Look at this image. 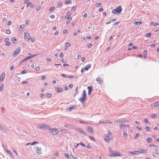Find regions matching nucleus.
I'll use <instances>...</instances> for the list:
<instances>
[{
    "label": "nucleus",
    "mask_w": 159,
    "mask_h": 159,
    "mask_svg": "<svg viewBox=\"0 0 159 159\" xmlns=\"http://www.w3.org/2000/svg\"><path fill=\"white\" fill-rule=\"evenodd\" d=\"M87 100V95L86 91L84 90L83 92L82 97L79 98V101L83 102Z\"/></svg>",
    "instance_id": "nucleus-1"
},
{
    "label": "nucleus",
    "mask_w": 159,
    "mask_h": 159,
    "mask_svg": "<svg viewBox=\"0 0 159 159\" xmlns=\"http://www.w3.org/2000/svg\"><path fill=\"white\" fill-rule=\"evenodd\" d=\"M122 11L121 7L120 6L117 7L115 9L113 10L112 12L113 14L118 15Z\"/></svg>",
    "instance_id": "nucleus-2"
},
{
    "label": "nucleus",
    "mask_w": 159,
    "mask_h": 159,
    "mask_svg": "<svg viewBox=\"0 0 159 159\" xmlns=\"http://www.w3.org/2000/svg\"><path fill=\"white\" fill-rule=\"evenodd\" d=\"M49 131L53 135H56L59 132V130L57 129L53 128L52 129L50 127V129H49Z\"/></svg>",
    "instance_id": "nucleus-3"
},
{
    "label": "nucleus",
    "mask_w": 159,
    "mask_h": 159,
    "mask_svg": "<svg viewBox=\"0 0 159 159\" xmlns=\"http://www.w3.org/2000/svg\"><path fill=\"white\" fill-rule=\"evenodd\" d=\"M39 129H50V126L44 124H42L41 126H39L38 127Z\"/></svg>",
    "instance_id": "nucleus-4"
},
{
    "label": "nucleus",
    "mask_w": 159,
    "mask_h": 159,
    "mask_svg": "<svg viewBox=\"0 0 159 159\" xmlns=\"http://www.w3.org/2000/svg\"><path fill=\"white\" fill-rule=\"evenodd\" d=\"M21 48L20 47L17 48L15 51L13 53V55L15 57L19 53L20 51Z\"/></svg>",
    "instance_id": "nucleus-5"
},
{
    "label": "nucleus",
    "mask_w": 159,
    "mask_h": 159,
    "mask_svg": "<svg viewBox=\"0 0 159 159\" xmlns=\"http://www.w3.org/2000/svg\"><path fill=\"white\" fill-rule=\"evenodd\" d=\"M76 130L77 131L80 132L81 134L85 136H87V134L85 132V131H83L80 128H78L76 129Z\"/></svg>",
    "instance_id": "nucleus-6"
},
{
    "label": "nucleus",
    "mask_w": 159,
    "mask_h": 159,
    "mask_svg": "<svg viewBox=\"0 0 159 159\" xmlns=\"http://www.w3.org/2000/svg\"><path fill=\"white\" fill-rule=\"evenodd\" d=\"M108 156L110 157H111L113 156L116 157V156H120V154L119 152H118L117 151H115V153H114L113 154H110L108 155Z\"/></svg>",
    "instance_id": "nucleus-7"
},
{
    "label": "nucleus",
    "mask_w": 159,
    "mask_h": 159,
    "mask_svg": "<svg viewBox=\"0 0 159 159\" xmlns=\"http://www.w3.org/2000/svg\"><path fill=\"white\" fill-rule=\"evenodd\" d=\"M96 81L98 83V84L102 85L103 83V80L101 77H98L96 79Z\"/></svg>",
    "instance_id": "nucleus-8"
},
{
    "label": "nucleus",
    "mask_w": 159,
    "mask_h": 159,
    "mask_svg": "<svg viewBox=\"0 0 159 159\" xmlns=\"http://www.w3.org/2000/svg\"><path fill=\"white\" fill-rule=\"evenodd\" d=\"M77 108V107L75 105H74L71 107H69L66 108V110L67 111L69 110V111H71L73 109H76Z\"/></svg>",
    "instance_id": "nucleus-9"
},
{
    "label": "nucleus",
    "mask_w": 159,
    "mask_h": 159,
    "mask_svg": "<svg viewBox=\"0 0 159 159\" xmlns=\"http://www.w3.org/2000/svg\"><path fill=\"white\" fill-rule=\"evenodd\" d=\"M88 89L89 90L88 95H90L92 93V90L93 89V87L92 86H89L88 87Z\"/></svg>",
    "instance_id": "nucleus-10"
},
{
    "label": "nucleus",
    "mask_w": 159,
    "mask_h": 159,
    "mask_svg": "<svg viewBox=\"0 0 159 159\" xmlns=\"http://www.w3.org/2000/svg\"><path fill=\"white\" fill-rule=\"evenodd\" d=\"M56 91L58 93H61L63 91V90L60 87H56L55 88Z\"/></svg>",
    "instance_id": "nucleus-11"
},
{
    "label": "nucleus",
    "mask_w": 159,
    "mask_h": 159,
    "mask_svg": "<svg viewBox=\"0 0 159 159\" xmlns=\"http://www.w3.org/2000/svg\"><path fill=\"white\" fill-rule=\"evenodd\" d=\"M138 152L139 154L140 153H145L147 152V151L145 150L142 149H138Z\"/></svg>",
    "instance_id": "nucleus-12"
},
{
    "label": "nucleus",
    "mask_w": 159,
    "mask_h": 159,
    "mask_svg": "<svg viewBox=\"0 0 159 159\" xmlns=\"http://www.w3.org/2000/svg\"><path fill=\"white\" fill-rule=\"evenodd\" d=\"M128 153L131 154L133 155H139V153H138V151H129L128 152Z\"/></svg>",
    "instance_id": "nucleus-13"
},
{
    "label": "nucleus",
    "mask_w": 159,
    "mask_h": 159,
    "mask_svg": "<svg viewBox=\"0 0 159 159\" xmlns=\"http://www.w3.org/2000/svg\"><path fill=\"white\" fill-rule=\"evenodd\" d=\"M116 122L118 123L125 122L126 121L125 119L124 118H121L116 120Z\"/></svg>",
    "instance_id": "nucleus-14"
},
{
    "label": "nucleus",
    "mask_w": 159,
    "mask_h": 159,
    "mask_svg": "<svg viewBox=\"0 0 159 159\" xmlns=\"http://www.w3.org/2000/svg\"><path fill=\"white\" fill-rule=\"evenodd\" d=\"M88 131L93 134V133L94 132V130L91 126L89 127L88 128Z\"/></svg>",
    "instance_id": "nucleus-15"
},
{
    "label": "nucleus",
    "mask_w": 159,
    "mask_h": 159,
    "mask_svg": "<svg viewBox=\"0 0 159 159\" xmlns=\"http://www.w3.org/2000/svg\"><path fill=\"white\" fill-rule=\"evenodd\" d=\"M5 77V74L4 73H3L2 75H0V81H2L4 80Z\"/></svg>",
    "instance_id": "nucleus-16"
},
{
    "label": "nucleus",
    "mask_w": 159,
    "mask_h": 159,
    "mask_svg": "<svg viewBox=\"0 0 159 159\" xmlns=\"http://www.w3.org/2000/svg\"><path fill=\"white\" fill-rule=\"evenodd\" d=\"M91 67V65L90 64H88L84 68V69H85L86 70H88Z\"/></svg>",
    "instance_id": "nucleus-17"
},
{
    "label": "nucleus",
    "mask_w": 159,
    "mask_h": 159,
    "mask_svg": "<svg viewBox=\"0 0 159 159\" xmlns=\"http://www.w3.org/2000/svg\"><path fill=\"white\" fill-rule=\"evenodd\" d=\"M11 41L12 42L14 43H16V41H17V40L16 39L15 37H13L11 39Z\"/></svg>",
    "instance_id": "nucleus-18"
},
{
    "label": "nucleus",
    "mask_w": 159,
    "mask_h": 159,
    "mask_svg": "<svg viewBox=\"0 0 159 159\" xmlns=\"http://www.w3.org/2000/svg\"><path fill=\"white\" fill-rule=\"evenodd\" d=\"M105 140L106 142H107V143L109 142V141L110 140V137L109 136L107 135L105 138Z\"/></svg>",
    "instance_id": "nucleus-19"
},
{
    "label": "nucleus",
    "mask_w": 159,
    "mask_h": 159,
    "mask_svg": "<svg viewBox=\"0 0 159 159\" xmlns=\"http://www.w3.org/2000/svg\"><path fill=\"white\" fill-rule=\"evenodd\" d=\"M24 34V39H28L30 36V35L28 33H25Z\"/></svg>",
    "instance_id": "nucleus-20"
},
{
    "label": "nucleus",
    "mask_w": 159,
    "mask_h": 159,
    "mask_svg": "<svg viewBox=\"0 0 159 159\" xmlns=\"http://www.w3.org/2000/svg\"><path fill=\"white\" fill-rule=\"evenodd\" d=\"M154 107H158L159 106V102H157L154 103ZM153 104H152L151 105V106H153Z\"/></svg>",
    "instance_id": "nucleus-21"
},
{
    "label": "nucleus",
    "mask_w": 159,
    "mask_h": 159,
    "mask_svg": "<svg viewBox=\"0 0 159 159\" xmlns=\"http://www.w3.org/2000/svg\"><path fill=\"white\" fill-rule=\"evenodd\" d=\"M4 85V83H2L0 85V91L2 92V91Z\"/></svg>",
    "instance_id": "nucleus-22"
},
{
    "label": "nucleus",
    "mask_w": 159,
    "mask_h": 159,
    "mask_svg": "<svg viewBox=\"0 0 159 159\" xmlns=\"http://www.w3.org/2000/svg\"><path fill=\"white\" fill-rule=\"evenodd\" d=\"M157 115L155 114H152L151 116V117L153 119L157 118Z\"/></svg>",
    "instance_id": "nucleus-23"
},
{
    "label": "nucleus",
    "mask_w": 159,
    "mask_h": 159,
    "mask_svg": "<svg viewBox=\"0 0 159 159\" xmlns=\"http://www.w3.org/2000/svg\"><path fill=\"white\" fill-rule=\"evenodd\" d=\"M24 27V25H20L19 26V30L22 31L23 30V29Z\"/></svg>",
    "instance_id": "nucleus-24"
},
{
    "label": "nucleus",
    "mask_w": 159,
    "mask_h": 159,
    "mask_svg": "<svg viewBox=\"0 0 159 159\" xmlns=\"http://www.w3.org/2000/svg\"><path fill=\"white\" fill-rule=\"evenodd\" d=\"M60 130L63 133H67L68 132V130L66 129H62Z\"/></svg>",
    "instance_id": "nucleus-25"
},
{
    "label": "nucleus",
    "mask_w": 159,
    "mask_h": 159,
    "mask_svg": "<svg viewBox=\"0 0 159 159\" xmlns=\"http://www.w3.org/2000/svg\"><path fill=\"white\" fill-rule=\"evenodd\" d=\"M71 3V1L70 0H67L65 2V4L66 5H68Z\"/></svg>",
    "instance_id": "nucleus-26"
},
{
    "label": "nucleus",
    "mask_w": 159,
    "mask_h": 159,
    "mask_svg": "<svg viewBox=\"0 0 159 159\" xmlns=\"http://www.w3.org/2000/svg\"><path fill=\"white\" fill-rule=\"evenodd\" d=\"M6 152H7V153L8 154H9L10 155V156L11 157H13V154L12 152L10 151L7 150H6Z\"/></svg>",
    "instance_id": "nucleus-27"
},
{
    "label": "nucleus",
    "mask_w": 159,
    "mask_h": 159,
    "mask_svg": "<svg viewBox=\"0 0 159 159\" xmlns=\"http://www.w3.org/2000/svg\"><path fill=\"white\" fill-rule=\"evenodd\" d=\"M30 59H31V58H30V56H27L23 60V61H26L28 60H29Z\"/></svg>",
    "instance_id": "nucleus-28"
},
{
    "label": "nucleus",
    "mask_w": 159,
    "mask_h": 159,
    "mask_svg": "<svg viewBox=\"0 0 159 159\" xmlns=\"http://www.w3.org/2000/svg\"><path fill=\"white\" fill-rule=\"evenodd\" d=\"M141 24V22L140 21H136L134 23L135 26L139 25Z\"/></svg>",
    "instance_id": "nucleus-29"
},
{
    "label": "nucleus",
    "mask_w": 159,
    "mask_h": 159,
    "mask_svg": "<svg viewBox=\"0 0 159 159\" xmlns=\"http://www.w3.org/2000/svg\"><path fill=\"white\" fill-rule=\"evenodd\" d=\"M65 18L67 19H68L69 20H72V18L71 16H65Z\"/></svg>",
    "instance_id": "nucleus-30"
},
{
    "label": "nucleus",
    "mask_w": 159,
    "mask_h": 159,
    "mask_svg": "<svg viewBox=\"0 0 159 159\" xmlns=\"http://www.w3.org/2000/svg\"><path fill=\"white\" fill-rule=\"evenodd\" d=\"M120 128L122 129L123 127H125V125L124 124H120L119 125Z\"/></svg>",
    "instance_id": "nucleus-31"
},
{
    "label": "nucleus",
    "mask_w": 159,
    "mask_h": 159,
    "mask_svg": "<svg viewBox=\"0 0 159 159\" xmlns=\"http://www.w3.org/2000/svg\"><path fill=\"white\" fill-rule=\"evenodd\" d=\"M152 139L151 138H149L147 139V141L148 143H150L152 142Z\"/></svg>",
    "instance_id": "nucleus-32"
},
{
    "label": "nucleus",
    "mask_w": 159,
    "mask_h": 159,
    "mask_svg": "<svg viewBox=\"0 0 159 159\" xmlns=\"http://www.w3.org/2000/svg\"><path fill=\"white\" fill-rule=\"evenodd\" d=\"M140 136V135L139 134L137 133L136 134L135 136H134V139H136L138 137Z\"/></svg>",
    "instance_id": "nucleus-33"
},
{
    "label": "nucleus",
    "mask_w": 159,
    "mask_h": 159,
    "mask_svg": "<svg viewBox=\"0 0 159 159\" xmlns=\"http://www.w3.org/2000/svg\"><path fill=\"white\" fill-rule=\"evenodd\" d=\"M109 152L111 153V154H113L114 153V152L112 151L111 147H109Z\"/></svg>",
    "instance_id": "nucleus-34"
},
{
    "label": "nucleus",
    "mask_w": 159,
    "mask_h": 159,
    "mask_svg": "<svg viewBox=\"0 0 159 159\" xmlns=\"http://www.w3.org/2000/svg\"><path fill=\"white\" fill-rule=\"evenodd\" d=\"M144 121L145 123V124H147V123H148L149 124H150V123L148 121V120L147 119H145L144 120Z\"/></svg>",
    "instance_id": "nucleus-35"
},
{
    "label": "nucleus",
    "mask_w": 159,
    "mask_h": 159,
    "mask_svg": "<svg viewBox=\"0 0 159 159\" xmlns=\"http://www.w3.org/2000/svg\"><path fill=\"white\" fill-rule=\"evenodd\" d=\"M145 129L148 131H150L151 130L150 128L148 126L146 127Z\"/></svg>",
    "instance_id": "nucleus-36"
},
{
    "label": "nucleus",
    "mask_w": 159,
    "mask_h": 159,
    "mask_svg": "<svg viewBox=\"0 0 159 159\" xmlns=\"http://www.w3.org/2000/svg\"><path fill=\"white\" fill-rule=\"evenodd\" d=\"M39 142H36V141H34L33 142L31 143V145H35V144H39Z\"/></svg>",
    "instance_id": "nucleus-37"
},
{
    "label": "nucleus",
    "mask_w": 159,
    "mask_h": 159,
    "mask_svg": "<svg viewBox=\"0 0 159 159\" xmlns=\"http://www.w3.org/2000/svg\"><path fill=\"white\" fill-rule=\"evenodd\" d=\"M65 45L66 47H70V44L69 42H66L65 43Z\"/></svg>",
    "instance_id": "nucleus-38"
},
{
    "label": "nucleus",
    "mask_w": 159,
    "mask_h": 159,
    "mask_svg": "<svg viewBox=\"0 0 159 159\" xmlns=\"http://www.w3.org/2000/svg\"><path fill=\"white\" fill-rule=\"evenodd\" d=\"M65 126L66 127L71 128L72 126L71 125H65Z\"/></svg>",
    "instance_id": "nucleus-39"
},
{
    "label": "nucleus",
    "mask_w": 159,
    "mask_h": 159,
    "mask_svg": "<svg viewBox=\"0 0 159 159\" xmlns=\"http://www.w3.org/2000/svg\"><path fill=\"white\" fill-rule=\"evenodd\" d=\"M48 98H50L52 97V94L50 93H47L46 94Z\"/></svg>",
    "instance_id": "nucleus-40"
},
{
    "label": "nucleus",
    "mask_w": 159,
    "mask_h": 159,
    "mask_svg": "<svg viewBox=\"0 0 159 159\" xmlns=\"http://www.w3.org/2000/svg\"><path fill=\"white\" fill-rule=\"evenodd\" d=\"M102 124H105L108 123V121L107 120H105L104 121H103L100 122Z\"/></svg>",
    "instance_id": "nucleus-41"
},
{
    "label": "nucleus",
    "mask_w": 159,
    "mask_h": 159,
    "mask_svg": "<svg viewBox=\"0 0 159 159\" xmlns=\"http://www.w3.org/2000/svg\"><path fill=\"white\" fill-rule=\"evenodd\" d=\"M57 5L59 7H61L62 6V2H58Z\"/></svg>",
    "instance_id": "nucleus-42"
},
{
    "label": "nucleus",
    "mask_w": 159,
    "mask_h": 159,
    "mask_svg": "<svg viewBox=\"0 0 159 159\" xmlns=\"http://www.w3.org/2000/svg\"><path fill=\"white\" fill-rule=\"evenodd\" d=\"M127 134L126 133H125V132H123V137L124 138H125L127 136Z\"/></svg>",
    "instance_id": "nucleus-43"
},
{
    "label": "nucleus",
    "mask_w": 159,
    "mask_h": 159,
    "mask_svg": "<svg viewBox=\"0 0 159 159\" xmlns=\"http://www.w3.org/2000/svg\"><path fill=\"white\" fill-rule=\"evenodd\" d=\"M89 137L90 139L91 140H93L94 141H95V139L94 138V137H93V136H89Z\"/></svg>",
    "instance_id": "nucleus-44"
},
{
    "label": "nucleus",
    "mask_w": 159,
    "mask_h": 159,
    "mask_svg": "<svg viewBox=\"0 0 159 159\" xmlns=\"http://www.w3.org/2000/svg\"><path fill=\"white\" fill-rule=\"evenodd\" d=\"M151 35V33H148L146 35V36L148 37H150Z\"/></svg>",
    "instance_id": "nucleus-45"
},
{
    "label": "nucleus",
    "mask_w": 159,
    "mask_h": 159,
    "mask_svg": "<svg viewBox=\"0 0 159 159\" xmlns=\"http://www.w3.org/2000/svg\"><path fill=\"white\" fill-rule=\"evenodd\" d=\"M27 72L25 70H23L21 71V73L22 74L26 73Z\"/></svg>",
    "instance_id": "nucleus-46"
},
{
    "label": "nucleus",
    "mask_w": 159,
    "mask_h": 159,
    "mask_svg": "<svg viewBox=\"0 0 159 159\" xmlns=\"http://www.w3.org/2000/svg\"><path fill=\"white\" fill-rule=\"evenodd\" d=\"M6 33L7 34H9L11 33V31L10 30H6Z\"/></svg>",
    "instance_id": "nucleus-47"
},
{
    "label": "nucleus",
    "mask_w": 159,
    "mask_h": 159,
    "mask_svg": "<svg viewBox=\"0 0 159 159\" xmlns=\"http://www.w3.org/2000/svg\"><path fill=\"white\" fill-rule=\"evenodd\" d=\"M55 9V7H51L50 8V9L49 10H50V11H53V10H54Z\"/></svg>",
    "instance_id": "nucleus-48"
},
{
    "label": "nucleus",
    "mask_w": 159,
    "mask_h": 159,
    "mask_svg": "<svg viewBox=\"0 0 159 159\" xmlns=\"http://www.w3.org/2000/svg\"><path fill=\"white\" fill-rule=\"evenodd\" d=\"M0 129H2L3 130L5 129V128H4V127L2 125L0 124Z\"/></svg>",
    "instance_id": "nucleus-49"
},
{
    "label": "nucleus",
    "mask_w": 159,
    "mask_h": 159,
    "mask_svg": "<svg viewBox=\"0 0 159 159\" xmlns=\"http://www.w3.org/2000/svg\"><path fill=\"white\" fill-rule=\"evenodd\" d=\"M61 75L64 78H66L67 77V75L65 74H61Z\"/></svg>",
    "instance_id": "nucleus-50"
},
{
    "label": "nucleus",
    "mask_w": 159,
    "mask_h": 159,
    "mask_svg": "<svg viewBox=\"0 0 159 159\" xmlns=\"http://www.w3.org/2000/svg\"><path fill=\"white\" fill-rule=\"evenodd\" d=\"M64 155L66 157L68 158H69V155L67 153H64Z\"/></svg>",
    "instance_id": "nucleus-51"
},
{
    "label": "nucleus",
    "mask_w": 159,
    "mask_h": 159,
    "mask_svg": "<svg viewBox=\"0 0 159 159\" xmlns=\"http://www.w3.org/2000/svg\"><path fill=\"white\" fill-rule=\"evenodd\" d=\"M37 54H34L32 56H30V58H32L33 57H36L37 56Z\"/></svg>",
    "instance_id": "nucleus-52"
},
{
    "label": "nucleus",
    "mask_w": 159,
    "mask_h": 159,
    "mask_svg": "<svg viewBox=\"0 0 159 159\" xmlns=\"http://www.w3.org/2000/svg\"><path fill=\"white\" fill-rule=\"evenodd\" d=\"M76 9V7L75 6H73L71 8V10L72 11H75Z\"/></svg>",
    "instance_id": "nucleus-53"
},
{
    "label": "nucleus",
    "mask_w": 159,
    "mask_h": 159,
    "mask_svg": "<svg viewBox=\"0 0 159 159\" xmlns=\"http://www.w3.org/2000/svg\"><path fill=\"white\" fill-rule=\"evenodd\" d=\"M136 127L137 129L139 130H141L142 129V128L140 127L137 126Z\"/></svg>",
    "instance_id": "nucleus-54"
},
{
    "label": "nucleus",
    "mask_w": 159,
    "mask_h": 159,
    "mask_svg": "<svg viewBox=\"0 0 159 159\" xmlns=\"http://www.w3.org/2000/svg\"><path fill=\"white\" fill-rule=\"evenodd\" d=\"M55 16L54 15H50V17H51L52 19H54L55 18Z\"/></svg>",
    "instance_id": "nucleus-55"
},
{
    "label": "nucleus",
    "mask_w": 159,
    "mask_h": 159,
    "mask_svg": "<svg viewBox=\"0 0 159 159\" xmlns=\"http://www.w3.org/2000/svg\"><path fill=\"white\" fill-rule=\"evenodd\" d=\"M101 4L102 3H97L96 5V6L97 7H98L100 5H101Z\"/></svg>",
    "instance_id": "nucleus-56"
},
{
    "label": "nucleus",
    "mask_w": 159,
    "mask_h": 159,
    "mask_svg": "<svg viewBox=\"0 0 159 159\" xmlns=\"http://www.w3.org/2000/svg\"><path fill=\"white\" fill-rule=\"evenodd\" d=\"M149 146H153L155 147H157V145H154L153 144H150L149 145Z\"/></svg>",
    "instance_id": "nucleus-57"
},
{
    "label": "nucleus",
    "mask_w": 159,
    "mask_h": 159,
    "mask_svg": "<svg viewBox=\"0 0 159 159\" xmlns=\"http://www.w3.org/2000/svg\"><path fill=\"white\" fill-rule=\"evenodd\" d=\"M92 45V44H91V43H89V44H88V45L87 47L88 48H91V47Z\"/></svg>",
    "instance_id": "nucleus-58"
},
{
    "label": "nucleus",
    "mask_w": 159,
    "mask_h": 159,
    "mask_svg": "<svg viewBox=\"0 0 159 159\" xmlns=\"http://www.w3.org/2000/svg\"><path fill=\"white\" fill-rule=\"evenodd\" d=\"M10 44H11V43L10 42H7L5 44H6V46H8L10 45Z\"/></svg>",
    "instance_id": "nucleus-59"
},
{
    "label": "nucleus",
    "mask_w": 159,
    "mask_h": 159,
    "mask_svg": "<svg viewBox=\"0 0 159 159\" xmlns=\"http://www.w3.org/2000/svg\"><path fill=\"white\" fill-rule=\"evenodd\" d=\"M78 93V91H75V90L74 91V94H75V96L77 95Z\"/></svg>",
    "instance_id": "nucleus-60"
},
{
    "label": "nucleus",
    "mask_w": 159,
    "mask_h": 159,
    "mask_svg": "<svg viewBox=\"0 0 159 159\" xmlns=\"http://www.w3.org/2000/svg\"><path fill=\"white\" fill-rule=\"evenodd\" d=\"M60 56L62 58L64 56L63 54V53H61L60 55Z\"/></svg>",
    "instance_id": "nucleus-61"
},
{
    "label": "nucleus",
    "mask_w": 159,
    "mask_h": 159,
    "mask_svg": "<svg viewBox=\"0 0 159 159\" xmlns=\"http://www.w3.org/2000/svg\"><path fill=\"white\" fill-rule=\"evenodd\" d=\"M152 153H153V154H155L157 155H159V152H152Z\"/></svg>",
    "instance_id": "nucleus-62"
},
{
    "label": "nucleus",
    "mask_w": 159,
    "mask_h": 159,
    "mask_svg": "<svg viewBox=\"0 0 159 159\" xmlns=\"http://www.w3.org/2000/svg\"><path fill=\"white\" fill-rule=\"evenodd\" d=\"M80 145H81L83 147H85V145L82 142H80Z\"/></svg>",
    "instance_id": "nucleus-63"
},
{
    "label": "nucleus",
    "mask_w": 159,
    "mask_h": 159,
    "mask_svg": "<svg viewBox=\"0 0 159 159\" xmlns=\"http://www.w3.org/2000/svg\"><path fill=\"white\" fill-rule=\"evenodd\" d=\"M35 69L36 70H39L40 69V68L39 66H37L36 67Z\"/></svg>",
    "instance_id": "nucleus-64"
}]
</instances>
